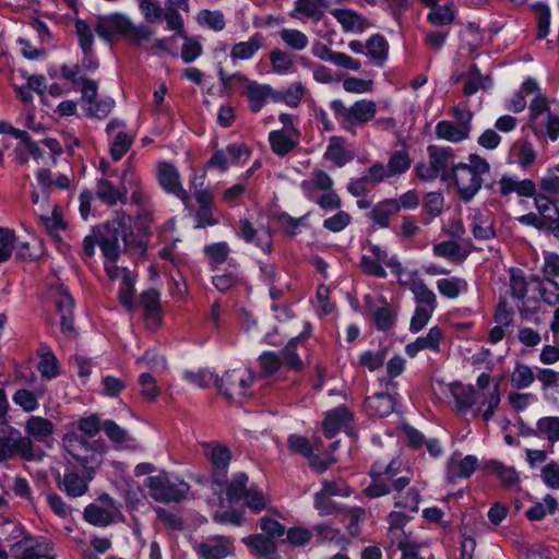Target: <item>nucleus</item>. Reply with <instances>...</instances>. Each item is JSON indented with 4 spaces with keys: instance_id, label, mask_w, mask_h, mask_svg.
Instances as JSON below:
<instances>
[{
    "instance_id": "obj_1",
    "label": "nucleus",
    "mask_w": 559,
    "mask_h": 559,
    "mask_svg": "<svg viewBox=\"0 0 559 559\" xmlns=\"http://www.w3.org/2000/svg\"><path fill=\"white\" fill-rule=\"evenodd\" d=\"M526 95H531L530 127L537 136L547 135L551 141L559 136V117L550 111L549 99L538 82L526 79Z\"/></svg>"
},
{
    "instance_id": "obj_2",
    "label": "nucleus",
    "mask_w": 559,
    "mask_h": 559,
    "mask_svg": "<svg viewBox=\"0 0 559 559\" xmlns=\"http://www.w3.org/2000/svg\"><path fill=\"white\" fill-rule=\"evenodd\" d=\"M62 445L72 460L83 469L88 479L103 463V454L106 450L102 440L88 441L78 432H67L62 439Z\"/></svg>"
},
{
    "instance_id": "obj_3",
    "label": "nucleus",
    "mask_w": 559,
    "mask_h": 559,
    "mask_svg": "<svg viewBox=\"0 0 559 559\" xmlns=\"http://www.w3.org/2000/svg\"><path fill=\"white\" fill-rule=\"evenodd\" d=\"M488 162L477 154L468 156V163H457L454 166V185L460 198L468 202L478 192L483 183V175L488 174Z\"/></svg>"
},
{
    "instance_id": "obj_4",
    "label": "nucleus",
    "mask_w": 559,
    "mask_h": 559,
    "mask_svg": "<svg viewBox=\"0 0 559 559\" xmlns=\"http://www.w3.org/2000/svg\"><path fill=\"white\" fill-rule=\"evenodd\" d=\"M95 32L105 40H110L116 34H121L135 43L150 41L154 31L146 25H134L121 13L98 17Z\"/></svg>"
},
{
    "instance_id": "obj_5",
    "label": "nucleus",
    "mask_w": 559,
    "mask_h": 559,
    "mask_svg": "<svg viewBox=\"0 0 559 559\" xmlns=\"http://www.w3.org/2000/svg\"><path fill=\"white\" fill-rule=\"evenodd\" d=\"M330 108L341 127L353 134H355L356 127L371 121L377 114V104L369 99L357 100L350 107H346L342 100L335 99L330 103Z\"/></svg>"
},
{
    "instance_id": "obj_6",
    "label": "nucleus",
    "mask_w": 559,
    "mask_h": 559,
    "mask_svg": "<svg viewBox=\"0 0 559 559\" xmlns=\"http://www.w3.org/2000/svg\"><path fill=\"white\" fill-rule=\"evenodd\" d=\"M145 486L153 500L164 503H179L187 498L190 490L188 483L166 472L147 477L145 479Z\"/></svg>"
},
{
    "instance_id": "obj_7",
    "label": "nucleus",
    "mask_w": 559,
    "mask_h": 559,
    "mask_svg": "<svg viewBox=\"0 0 559 559\" xmlns=\"http://www.w3.org/2000/svg\"><path fill=\"white\" fill-rule=\"evenodd\" d=\"M129 223V216L123 212H116L112 219L105 223L98 231L97 243L104 257L110 262H116L120 257L119 240L127 241L126 229Z\"/></svg>"
},
{
    "instance_id": "obj_8",
    "label": "nucleus",
    "mask_w": 559,
    "mask_h": 559,
    "mask_svg": "<svg viewBox=\"0 0 559 559\" xmlns=\"http://www.w3.org/2000/svg\"><path fill=\"white\" fill-rule=\"evenodd\" d=\"M218 75L223 87L227 88L230 85L231 80H238L240 82H247L246 95L249 102V107L253 112L260 111L266 99L271 97L275 102L282 100V94L273 91L267 84H259L255 81H249L245 75L235 73L227 75L222 67L218 68Z\"/></svg>"
},
{
    "instance_id": "obj_9",
    "label": "nucleus",
    "mask_w": 559,
    "mask_h": 559,
    "mask_svg": "<svg viewBox=\"0 0 559 559\" xmlns=\"http://www.w3.org/2000/svg\"><path fill=\"white\" fill-rule=\"evenodd\" d=\"M20 454L24 460L32 461L35 457L33 441L4 423H0V462H4Z\"/></svg>"
},
{
    "instance_id": "obj_10",
    "label": "nucleus",
    "mask_w": 559,
    "mask_h": 559,
    "mask_svg": "<svg viewBox=\"0 0 559 559\" xmlns=\"http://www.w3.org/2000/svg\"><path fill=\"white\" fill-rule=\"evenodd\" d=\"M535 183L526 179V197L534 195V202L538 210V214H526V224L543 228L558 216L559 211L556 203L559 202V200H555V198L542 193L535 195Z\"/></svg>"
},
{
    "instance_id": "obj_11",
    "label": "nucleus",
    "mask_w": 559,
    "mask_h": 559,
    "mask_svg": "<svg viewBox=\"0 0 559 559\" xmlns=\"http://www.w3.org/2000/svg\"><path fill=\"white\" fill-rule=\"evenodd\" d=\"M11 550L17 559H55L53 545L41 536H25L12 545Z\"/></svg>"
},
{
    "instance_id": "obj_12",
    "label": "nucleus",
    "mask_w": 559,
    "mask_h": 559,
    "mask_svg": "<svg viewBox=\"0 0 559 559\" xmlns=\"http://www.w3.org/2000/svg\"><path fill=\"white\" fill-rule=\"evenodd\" d=\"M204 454L212 465L213 483L223 486L227 483L228 466L231 461L230 450L223 444L210 442L203 444Z\"/></svg>"
},
{
    "instance_id": "obj_13",
    "label": "nucleus",
    "mask_w": 559,
    "mask_h": 559,
    "mask_svg": "<svg viewBox=\"0 0 559 559\" xmlns=\"http://www.w3.org/2000/svg\"><path fill=\"white\" fill-rule=\"evenodd\" d=\"M251 383V376H245L236 370L225 372L222 378L215 377L216 388L229 400L246 396Z\"/></svg>"
},
{
    "instance_id": "obj_14",
    "label": "nucleus",
    "mask_w": 559,
    "mask_h": 559,
    "mask_svg": "<svg viewBox=\"0 0 559 559\" xmlns=\"http://www.w3.org/2000/svg\"><path fill=\"white\" fill-rule=\"evenodd\" d=\"M130 170L126 168L121 174V182L119 186L112 185L107 179H99L96 187V197L105 204L109 206L116 205L118 202L124 204L127 203V193L128 189L124 186V180L127 179Z\"/></svg>"
},
{
    "instance_id": "obj_15",
    "label": "nucleus",
    "mask_w": 559,
    "mask_h": 559,
    "mask_svg": "<svg viewBox=\"0 0 559 559\" xmlns=\"http://www.w3.org/2000/svg\"><path fill=\"white\" fill-rule=\"evenodd\" d=\"M158 181L164 190L177 195L186 205L189 203V194L180 182V175L170 163H159Z\"/></svg>"
},
{
    "instance_id": "obj_16",
    "label": "nucleus",
    "mask_w": 559,
    "mask_h": 559,
    "mask_svg": "<svg viewBox=\"0 0 559 559\" xmlns=\"http://www.w3.org/2000/svg\"><path fill=\"white\" fill-rule=\"evenodd\" d=\"M140 302L144 309L146 326L150 330H156L162 323L159 293L153 288L144 290L140 295Z\"/></svg>"
},
{
    "instance_id": "obj_17",
    "label": "nucleus",
    "mask_w": 559,
    "mask_h": 559,
    "mask_svg": "<svg viewBox=\"0 0 559 559\" xmlns=\"http://www.w3.org/2000/svg\"><path fill=\"white\" fill-rule=\"evenodd\" d=\"M230 549L231 542L225 536L211 537L195 546V551L202 559H224Z\"/></svg>"
},
{
    "instance_id": "obj_18",
    "label": "nucleus",
    "mask_w": 559,
    "mask_h": 559,
    "mask_svg": "<svg viewBox=\"0 0 559 559\" xmlns=\"http://www.w3.org/2000/svg\"><path fill=\"white\" fill-rule=\"evenodd\" d=\"M332 15L346 33H362L371 26L365 16L350 9H334Z\"/></svg>"
},
{
    "instance_id": "obj_19",
    "label": "nucleus",
    "mask_w": 559,
    "mask_h": 559,
    "mask_svg": "<svg viewBox=\"0 0 559 559\" xmlns=\"http://www.w3.org/2000/svg\"><path fill=\"white\" fill-rule=\"evenodd\" d=\"M269 141L276 155L285 156L298 145V132L295 129L272 131Z\"/></svg>"
},
{
    "instance_id": "obj_20",
    "label": "nucleus",
    "mask_w": 559,
    "mask_h": 559,
    "mask_svg": "<svg viewBox=\"0 0 559 559\" xmlns=\"http://www.w3.org/2000/svg\"><path fill=\"white\" fill-rule=\"evenodd\" d=\"M400 466L401 463L396 460H392L388 465H382L381 463L377 462L372 465L369 475H379L388 478L389 480H392L393 490L400 492L411 483V478L408 476L397 477Z\"/></svg>"
},
{
    "instance_id": "obj_21",
    "label": "nucleus",
    "mask_w": 559,
    "mask_h": 559,
    "mask_svg": "<svg viewBox=\"0 0 559 559\" xmlns=\"http://www.w3.org/2000/svg\"><path fill=\"white\" fill-rule=\"evenodd\" d=\"M239 230L241 237L247 242H255V245L260 247L263 251H271L272 241L269 229L261 228L258 230L252 226V224L248 219L242 218L239 221Z\"/></svg>"
},
{
    "instance_id": "obj_22",
    "label": "nucleus",
    "mask_w": 559,
    "mask_h": 559,
    "mask_svg": "<svg viewBox=\"0 0 559 559\" xmlns=\"http://www.w3.org/2000/svg\"><path fill=\"white\" fill-rule=\"evenodd\" d=\"M56 306L61 314L60 324L62 332L69 337H75L76 332L73 326L72 317L74 299L68 292L62 290L59 298L56 300Z\"/></svg>"
},
{
    "instance_id": "obj_23",
    "label": "nucleus",
    "mask_w": 559,
    "mask_h": 559,
    "mask_svg": "<svg viewBox=\"0 0 559 559\" xmlns=\"http://www.w3.org/2000/svg\"><path fill=\"white\" fill-rule=\"evenodd\" d=\"M88 480L86 476L82 477L73 471L67 472L63 478H61L60 474L56 477L59 488L63 489L66 493L72 498L81 497L87 491Z\"/></svg>"
},
{
    "instance_id": "obj_24",
    "label": "nucleus",
    "mask_w": 559,
    "mask_h": 559,
    "mask_svg": "<svg viewBox=\"0 0 559 559\" xmlns=\"http://www.w3.org/2000/svg\"><path fill=\"white\" fill-rule=\"evenodd\" d=\"M477 467V459L474 455H467L462 460L451 457L447 467V479L455 483L460 478H468Z\"/></svg>"
},
{
    "instance_id": "obj_25",
    "label": "nucleus",
    "mask_w": 559,
    "mask_h": 559,
    "mask_svg": "<svg viewBox=\"0 0 559 559\" xmlns=\"http://www.w3.org/2000/svg\"><path fill=\"white\" fill-rule=\"evenodd\" d=\"M395 400L389 393H376L365 401L366 411L371 416L386 417L393 413L395 408Z\"/></svg>"
},
{
    "instance_id": "obj_26",
    "label": "nucleus",
    "mask_w": 559,
    "mask_h": 559,
    "mask_svg": "<svg viewBox=\"0 0 559 559\" xmlns=\"http://www.w3.org/2000/svg\"><path fill=\"white\" fill-rule=\"evenodd\" d=\"M449 389L456 402V407L460 413H465L473 406L477 405L476 391L474 386L454 382L449 385Z\"/></svg>"
},
{
    "instance_id": "obj_27",
    "label": "nucleus",
    "mask_w": 559,
    "mask_h": 559,
    "mask_svg": "<svg viewBox=\"0 0 559 559\" xmlns=\"http://www.w3.org/2000/svg\"><path fill=\"white\" fill-rule=\"evenodd\" d=\"M350 419L352 413L345 407H338L328 413L322 424L325 437L333 438Z\"/></svg>"
},
{
    "instance_id": "obj_28",
    "label": "nucleus",
    "mask_w": 559,
    "mask_h": 559,
    "mask_svg": "<svg viewBox=\"0 0 559 559\" xmlns=\"http://www.w3.org/2000/svg\"><path fill=\"white\" fill-rule=\"evenodd\" d=\"M429 162L439 175L442 169L453 167L457 163L454 162V151L450 146L429 145L427 147Z\"/></svg>"
},
{
    "instance_id": "obj_29",
    "label": "nucleus",
    "mask_w": 559,
    "mask_h": 559,
    "mask_svg": "<svg viewBox=\"0 0 559 559\" xmlns=\"http://www.w3.org/2000/svg\"><path fill=\"white\" fill-rule=\"evenodd\" d=\"M324 158L331 160L337 167H343L353 159V154L345 150V139L334 135L330 138Z\"/></svg>"
},
{
    "instance_id": "obj_30",
    "label": "nucleus",
    "mask_w": 559,
    "mask_h": 559,
    "mask_svg": "<svg viewBox=\"0 0 559 559\" xmlns=\"http://www.w3.org/2000/svg\"><path fill=\"white\" fill-rule=\"evenodd\" d=\"M328 7L326 0H296L295 10L290 13L292 17H298V14L319 22L323 16V10Z\"/></svg>"
},
{
    "instance_id": "obj_31",
    "label": "nucleus",
    "mask_w": 559,
    "mask_h": 559,
    "mask_svg": "<svg viewBox=\"0 0 559 559\" xmlns=\"http://www.w3.org/2000/svg\"><path fill=\"white\" fill-rule=\"evenodd\" d=\"M558 506L556 497L547 493L543 499L533 502V506L526 510V518L531 521H540L547 515H554Z\"/></svg>"
},
{
    "instance_id": "obj_32",
    "label": "nucleus",
    "mask_w": 559,
    "mask_h": 559,
    "mask_svg": "<svg viewBox=\"0 0 559 559\" xmlns=\"http://www.w3.org/2000/svg\"><path fill=\"white\" fill-rule=\"evenodd\" d=\"M389 44L386 39L380 35L374 34L366 43V56L372 60V62L382 67L384 61L388 59Z\"/></svg>"
},
{
    "instance_id": "obj_33",
    "label": "nucleus",
    "mask_w": 559,
    "mask_h": 559,
    "mask_svg": "<svg viewBox=\"0 0 559 559\" xmlns=\"http://www.w3.org/2000/svg\"><path fill=\"white\" fill-rule=\"evenodd\" d=\"M491 85V76L481 75L478 67L476 64H472L467 73V79L463 87V93L465 96H472L478 91L488 90Z\"/></svg>"
},
{
    "instance_id": "obj_34",
    "label": "nucleus",
    "mask_w": 559,
    "mask_h": 559,
    "mask_svg": "<svg viewBox=\"0 0 559 559\" xmlns=\"http://www.w3.org/2000/svg\"><path fill=\"white\" fill-rule=\"evenodd\" d=\"M399 212L397 203L395 199H386L377 203L368 216L380 227H388L389 219L392 215Z\"/></svg>"
},
{
    "instance_id": "obj_35",
    "label": "nucleus",
    "mask_w": 559,
    "mask_h": 559,
    "mask_svg": "<svg viewBox=\"0 0 559 559\" xmlns=\"http://www.w3.org/2000/svg\"><path fill=\"white\" fill-rule=\"evenodd\" d=\"M306 333H300L298 336L293 337L282 350V361L288 369L294 371H301L304 362L297 354V345L305 340Z\"/></svg>"
},
{
    "instance_id": "obj_36",
    "label": "nucleus",
    "mask_w": 559,
    "mask_h": 559,
    "mask_svg": "<svg viewBox=\"0 0 559 559\" xmlns=\"http://www.w3.org/2000/svg\"><path fill=\"white\" fill-rule=\"evenodd\" d=\"M472 219V233L476 239L489 240L496 236L493 222L488 213L476 212Z\"/></svg>"
},
{
    "instance_id": "obj_37",
    "label": "nucleus",
    "mask_w": 559,
    "mask_h": 559,
    "mask_svg": "<svg viewBox=\"0 0 559 559\" xmlns=\"http://www.w3.org/2000/svg\"><path fill=\"white\" fill-rule=\"evenodd\" d=\"M134 295V278L131 272L127 269H122V281L118 293L119 302L126 308V310L132 313L135 309L133 302Z\"/></svg>"
},
{
    "instance_id": "obj_38",
    "label": "nucleus",
    "mask_w": 559,
    "mask_h": 559,
    "mask_svg": "<svg viewBox=\"0 0 559 559\" xmlns=\"http://www.w3.org/2000/svg\"><path fill=\"white\" fill-rule=\"evenodd\" d=\"M436 135L450 142H461L469 136L460 126L453 121L442 120L436 126Z\"/></svg>"
},
{
    "instance_id": "obj_39",
    "label": "nucleus",
    "mask_w": 559,
    "mask_h": 559,
    "mask_svg": "<svg viewBox=\"0 0 559 559\" xmlns=\"http://www.w3.org/2000/svg\"><path fill=\"white\" fill-rule=\"evenodd\" d=\"M53 429L55 426L50 420L38 416H32L25 426L26 432L38 441H43L52 435Z\"/></svg>"
},
{
    "instance_id": "obj_40",
    "label": "nucleus",
    "mask_w": 559,
    "mask_h": 559,
    "mask_svg": "<svg viewBox=\"0 0 559 559\" xmlns=\"http://www.w3.org/2000/svg\"><path fill=\"white\" fill-rule=\"evenodd\" d=\"M261 48V36L254 35L248 41H240L233 46L231 59H250Z\"/></svg>"
},
{
    "instance_id": "obj_41",
    "label": "nucleus",
    "mask_w": 559,
    "mask_h": 559,
    "mask_svg": "<svg viewBox=\"0 0 559 559\" xmlns=\"http://www.w3.org/2000/svg\"><path fill=\"white\" fill-rule=\"evenodd\" d=\"M408 286L418 304L427 305L431 310L436 309V295L423 280H412Z\"/></svg>"
},
{
    "instance_id": "obj_42",
    "label": "nucleus",
    "mask_w": 559,
    "mask_h": 559,
    "mask_svg": "<svg viewBox=\"0 0 559 559\" xmlns=\"http://www.w3.org/2000/svg\"><path fill=\"white\" fill-rule=\"evenodd\" d=\"M428 21L435 26L450 25L453 23L455 15L452 5H439L437 2L430 7Z\"/></svg>"
},
{
    "instance_id": "obj_43",
    "label": "nucleus",
    "mask_w": 559,
    "mask_h": 559,
    "mask_svg": "<svg viewBox=\"0 0 559 559\" xmlns=\"http://www.w3.org/2000/svg\"><path fill=\"white\" fill-rule=\"evenodd\" d=\"M249 478L245 473L238 474L231 481H227L224 486H226V495L227 499L230 503L238 502L246 496L247 483Z\"/></svg>"
},
{
    "instance_id": "obj_44",
    "label": "nucleus",
    "mask_w": 559,
    "mask_h": 559,
    "mask_svg": "<svg viewBox=\"0 0 559 559\" xmlns=\"http://www.w3.org/2000/svg\"><path fill=\"white\" fill-rule=\"evenodd\" d=\"M83 515L86 522L96 526H107L114 521L111 512L93 503L85 508Z\"/></svg>"
},
{
    "instance_id": "obj_45",
    "label": "nucleus",
    "mask_w": 559,
    "mask_h": 559,
    "mask_svg": "<svg viewBox=\"0 0 559 559\" xmlns=\"http://www.w3.org/2000/svg\"><path fill=\"white\" fill-rule=\"evenodd\" d=\"M467 286L466 282L459 277L442 278L437 282V288L447 298H456Z\"/></svg>"
},
{
    "instance_id": "obj_46",
    "label": "nucleus",
    "mask_w": 559,
    "mask_h": 559,
    "mask_svg": "<svg viewBox=\"0 0 559 559\" xmlns=\"http://www.w3.org/2000/svg\"><path fill=\"white\" fill-rule=\"evenodd\" d=\"M489 467L501 480L504 487H513L520 484V476L513 467L504 466L502 463L497 461H492Z\"/></svg>"
},
{
    "instance_id": "obj_47",
    "label": "nucleus",
    "mask_w": 559,
    "mask_h": 559,
    "mask_svg": "<svg viewBox=\"0 0 559 559\" xmlns=\"http://www.w3.org/2000/svg\"><path fill=\"white\" fill-rule=\"evenodd\" d=\"M280 36L285 45L294 50H302L309 44L307 35L298 29L284 28L280 32Z\"/></svg>"
},
{
    "instance_id": "obj_48",
    "label": "nucleus",
    "mask_w": 559,
    "mask_h": 559,
    "mask_svg": "<svg viewBox=\"0 0 559 559\" xmlns=\"http://www.w3.org/2000/svg\"><path fill=\"white\" fill-rule=\"evenodd\" d=\"M372 483L364 489V493L368 498H379L386 496L393 489L392 480L379 475H370Z\"/></svg>"
},
{
    "instance_id": "obj_49",
    "label": "nucleus",
    "mask_w": 559,
    "mask_h": 559,
    "mask_svg": "<svg viewBox=\"0 0 559 559\" xmlns=\"http://www.w3.org/2000/svg\"><path fill=\"white\" fill-rule=\"evenodd\" d=\"M411 163L409 155L405 150L396 151L391 155L386 169L391 177L397 176L407 171L411 167Z\"/></svg>"
},
{
    "instance_id": "obj_50",
    "label": "nucleus",
    "mask_w": 559,
    "mask_h": 559,
    "mask_svg": "<svg viewBox=\"0 0 559 559\" xmlns=\"http://www.w3.org/2000/svg\"><path fill=\"white\" fill-rule=\"evenodd\" d=\"M75 33L83 53H93L94 34L91 26L83 20L75 22Z\"/></svg>"
},
{
    "instance_id": "obj_51",
    "label": "nucleus",
    "mask_w": 559,
    "mask_h": 559,
    "mask_svg": "<svg viewBox=\"0 0 559 559\" xmlns=\"http://www.w3.org/2000/svg\"><path fill=\"white\" fill-rule=\"evenodd\" d=\"M41 224L44 225L47 233L55 238L56 240H60L59 233L63 229H66V223L63 222L61 214L58 211V207L56 206L53 209L51 216H44L41 215L39 217Z\"/></svg>"
},
{
    "instance_id": "obj_52",
    "label": "nucleus",
    "mask_w": 559,
    "mask_h": 559,
    "mask_svg": "<svg viewBox=\"0 0 559 559\" xmlns=\"http://www.w3.org/2000/svg\"><path fill=\"white\" fill-rule=\"evenodd\" d=\"M533 11L537 19V39H544L549 32L550 10L548 5L538 3L533 5Z\"/></svg>"
},
{
    "instance_id": "obj_53",
    "label": "nucleus",
    "mask_w": 559,
    "mask_h": 559,
    "mask_svg": "<svg viewBox=\"0 0 559 559\" xmlns=\"http://www.w3.org/2000/svg\"><path fill=\"white\" fill-rule=\"evenodd\" d=\"M37 369L44 378H56L59 374L58 360L56 356L50 350L43 353L40 355Z\"/></svg>"
},
{
    "instance_id": "obj_54",
    "label": "nucleus",
    "mask_w": 559,
    "mask_h": 559,
    "mask_svg": "<svg viewBox=\"0 0 559 559\" xmlns=\"http://www.w3.org/2000/svg\"><path fill=\"white\" fill-rule=\"evenodd\" d=\"M538 293L543 300L548 305L556 306L559 304V285L549 278L538 283Z\"/></svg>"
},
{
    "instance_id": "obj_55",
    "label": "nucleus",
    "mask_w": 559,
    "mask_h": 559,
    "mask_svg": "<svg viewBox=\"0 0 559 559\" xmlns=\"http://www.w3.org/2000/svg\"><path fill=\"white\" fill-rule=\"evenodd\" d=\"M205 255L210 259L212 265L216 266L224 263L229 254V247L226 242H215L204 248Z\"/></svg>"
},
{
    "instance_id": "obj_56",
    "label": "nucleus",
    "mask_w": 559,
    "mask_h": 559,
    "mask_svg": "<svg viewBox=\"0 0 559 559\" xmlns=\"http://www.w3.org/2000/svg\"><path fill=\"white\" fill-rule=\"evenodd\" d=\"M14 243V231L9 228L0 227V263L5 262L11 258L12 252L15 249Z\"/></svg>"
},
{
    "instance_id": "obj_57",
    "label": "nucleus",
    "mask_w": 559,
    "mask_h": 559,
    "mask_svg": "<svg viewBox=\"0 0 559 559\" xmlns=\"http://www.w3.org/2000/svg\"><path fill=\"white\" fill-rule=\"evenodd\" d=\"M537 430L551 442L559 441V417H544L537 421Z\"/></svg>"
},
{
    "instance_id": "obj_58",
    "label": "nucleus",
    "mask_w": 559,
    "mask_h": 559,
    "mask_svg": "<svg viewBox=\"0 0 559 559\" xmlns=\"http://www.w3.org/2000/svg\"><path fill=\"white\" fill-rule=\"evenodd\" d=\"M139 384L141 385L140 394L144 400L153 402L159 395L156 380L151 373H142L139 377Z\"/></svg>"
},
{
    "instance_id": "obj_59",
    "label": "nucleus",
    "mask_w": 559,
    "mask_h": 559,
    "mask_svg": "<svg viewBox=\"0 0 559 559\" xmlns=\"http://www.w3.org/2000/svg\"><path fill=\"white\" fill-rule=\"evenodd\" d=\"M400 492H396L394 499H395V506L397 508H403L405 510L415 512L418 510V504L420 501V496L417 489L411 488L405 495H402Z\"/></svg>"
},
{
    "instance_id": "obj_60",
    "label": "nucleus",
    "mask_w": 559,
    "mask_h": 559,
    "mask_svg": "<svg viewBox=\"0 0 559 559\" xmlns=\"http://www.w3.org/2000/svg\"><path fill=\"white\" fill-rule=\"evenodd\" d=\"M396 313L388 306L373 311V321L378 330L386 331L395 323Z\"/></svg>"
},
{
    "instance_id": "obj_61",
    "label": "nucleus",
    "mask_w": 559,
    "mask_h": 559,
    "mask_svg": "<svg viewBox=\"0 0 559 559\" xmlns=\"http://www.w3.org/2000/svg\"><path fill=\"white\" fill-rule=\"evenodd\" d=\"M13 402L25 412H34L38 407L37 396L26 389L17 390L12 397Z\"/></svg>"
},
{
    "instance_id": "obj_62",
    "label": "nucleus",
    "mask_w": 559,
    "mask_h": 559,
    "mask_svg": "<svg viewBox=\"0 0 559 559\" xmlns=\"http://www.w3.org/2000/svg\"><path fill=\"white\" fill-rule=\"evenodd\" d=\"M139 7L148 23H156L164 15V10L158 0H141Z\"/></svg>"
},
{
    "instance_id": "obj_63",
    "label": "nucleus",
    "mask_w": 559,
    "mask_h": 559,
    "mask_svg": "<svg viewBox=\"0 0 559 559\" xmlns=\"http://www.w3.org/2000/svg\"><path fill=\"white\" fill-rule=\"evenodd\" d=\"M155 512L157 514V519L169 530L173 531H181L183 527V522L181 516L176 513L171 512L165 508L157 507L155 509Z\"/></svg>"
},
{
    "instance_id": "obj_64",
    "label": "nucleus",
    "mask_w": 559,
    "mask_h": 559,
    "mask_svg": "<svg viewBox=\"0 0 559 559\" xmlns=\"http://www.w3.org/2000/svg\"><path fill=\"white\" fill-rule=\"evenodd\" d=\"M543 483L550 489H559V464L552 462L546 464L540 471Z\"/></svg>"
}]
</instances>
